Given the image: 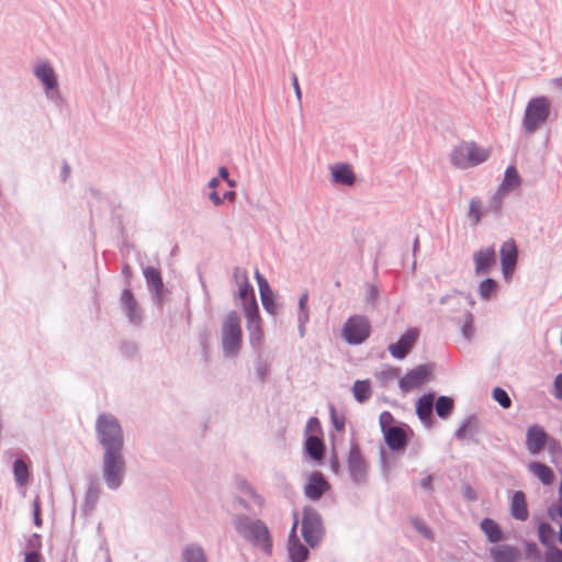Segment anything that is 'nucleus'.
<instances>
[{
    "instance_id": "1",
    "label": "nucleus",
    "mask_w": 562,
    "mask_h": 562,
    "mask_svg": "<svg viewBox=\"0 0 562 562\" xmlns=\"http://www.w3.org/2000/svg\"><path fill=\"white\" fill-rule=\"evenodd\" d=\"M95 439L102 449V480L110 491L119 490L125 480L124 431L116 416L100 413L94 424Z\"/></svg>"
},
{
    "instance_id": "2",
    "label": "nucleus",
    "mask_w": 562,
    "mask_h": 562,
    "mask_svg": "<svg viewBox=\"0 0 562 562\" xmlns=\"http://www.w3.org/2000/svg\"><path fill=\"white\" fill-rule=\"evenodd\" d=\"M232 522L236 532L251 546L259 548L267 555L272 554L273 542L270 530L261 519H251L245 514L234 515Z\"/></svg>"
},
{
    "instance_id": "3",
    "label": "nucleus",
    "mask_w": 562,
    "mask_h": 562,
    "mask_svg": "<svg viewBox=\"0 0 562 562\" xmlns=\"http://www.w3.org/2000/svg\"><path fill=\"white\" fill-rule=\"evenodd\" d=\"M301 535L304 542L315 549L324 540L326 529L322 515L311 505L302 508Z\"/></svg>"
},
{
    "instance_id": "4",
    "label": "nucleus",
    "mask_w": 562,
    "mask_h": 562,
    "mask_svg": "<svg viewBox=\"0 0 562 562\" xmlns=\"http://www.w3.org/2000/svg\"><path fill=\"white\" fill-rule=\"evenodd\" d=\"M240 317L236 311H231L222 326V348L227 358L236 357L241 347Z\"/></svg>"
},
{
    "instance_id": "5",
    "label": "nucleus",
    "mask_w": 562,
    "mask_h": 562,
    "mask_svg": "<svg viewBox=\"0 0 562 562\" xmlns=\"http://www.w3.org/2000/svg\"><path fill=\"white\" fill-rule=\"evenodd\" d=\"M550 115V101L547 97L531 98L527 103L522 119V128L533 134Z\"/></svg>"
},
{
    "instance_id": "6",
    "label": "nucleus",
    "mask_w": 562,
    "mask_h": 562,
    "mask_svg": "<svg viewBox=\"0 0 562 562\" xmlns=\"http://www.w3.org/2000/svg\"><path fill=\"white\" fill-rule=\"evenodd\" d=\"M488 158V151L479 147L474 142H462L451 155V164L460 169H467L484 162Z\"/></svg>"
},
{
    "instance_id": "7",
    "label": "nucleus",
    "mask_w": 562,
    "mask_h": 562,
    "mask_svg": "<svg viewBox=\"0 0 562 562\" xmlns=\"http://www.w3.org/2000/svg\"><path fill=\"white\" fill-rule=\"evenodd\" d=\"M371 335V323L364 315L350 316L342 326L341 336L350 346L363 344Z\"/></svg>"
},
{
    "instance_id": "8",
    "label": "nucleus",
    "mask_w": 562,
    "mask_h": 562,
    "mask_svg": "<svg viewBox=\"0 0 562 562\" xmlns=\"http://www.w3.org/2000/svg\"><path fill=\"white\" fill-rule=\"evenodd\" d=\"M347 468L350 475V480L352 481L353 484L361 485L367 483L368 467L357 443H352L350 446L347 458Z\"/></svg>"
},
{
    "instance_id": "9",
    "label": "nucleus",
    "mask_w": 562,
    "mask_h": 562,
    "mask_svg": "<svg viewBox=\"0 0 562 562\" xmlns=\"http://www.w3.org/2000/svg\"><path fill=\"white\" fill-rule=\"evenodd\" d=\"M432 371V364H419L398 380V386L404 393L418 389L430 379Z\"/></svg>"
},
{
    "instance_id": "10",
    "label": "nucleus",
    "mask_w": 562,
    "mask_h": 562,
    "mask_svg": "<svg viewBox=\"0 0 562 562\" xmlns=\"http://www.w3.org/2000/svg\"><path fill=\"white\" fill-rule=\"evenodd\" d=\"M143 274L149 292L153 294L154 302L157 306H162L168 290L165 288L159 269L147 266L143 269Z\"/></svg>"
},
{
    "instance_id": "11",
    "label": "nucleus",
    "mask_w": 562,
    "mask_h": 562,
    "mask_svg": "<svg viewBox=\"0 0 562 562\" xmlns=\"http://www.w3.org/2000/svg\"><path fill=\"white\" fill-rule=\"evenodd\" d=\"M255 279L258 284L259 295L261 300V304L263 310L272 315L277 316L279 314V303L276 301V295L273 290L271 289L268 280L265 276H262L259 270L255 271Z\"/></svg>"
},
{
    "instance_id": "12",
    "label": "nucleus",
    "mask_w": 562,
    "mask_h": 562,
    "mask_svg": "<svg viewBox=\"0 0 562 562\" xmlns=\"http://www.w3.org/2000/svg\"><path fill=\"white\" fill-rule=\"evenodd\" d=\"M502 273L505 280H509L516 269L518 249L514 239L503 243L499 249Z\"/></svg>"
},
{
    "instance_id": "13",
    "label": "nucleus",
    "mask_w": 562,
    "mask_h": 562,
    "mask_svg": "<svg viewBox=\"0 0 562 562\" xmlns=\"http://www.w3.org/2000/svg\"><path fill=\"white\" fill-rule=\"evenodd\" d=\"M330 484L319 471L312 472L304 485V495L311 501H319L329 491Z\"/></svg>"
},
{
    "instance_id": "14",
    "label": "nucleus",
    "mask_w": 562,
    "mask_h": 562,
    "mask_svg": "<svg viewBox=\"0 0 562 562\" xmlns=\"http://www.w3.org/2000/svg\"><path fill=\"white\" fill-rule=\"evenodd\" d=\"M120 302L124 314L128 318V322L135 326H139L143 323V313L134 297L132 290L130 289L128 281L127 286L123 289L121 293Z\"/></svg>"
},
{
    "instance_id": "15",
    "label": "nucleus",
    "mask_w": 562,
    "mask_h": 562,
    "mask_svg": "<svg viewBox=\"0 0 562 562\" xmlns=\"http://www.w3.org/2000/svg\"><path fill=\"white\" fill-rule=\"evenodd\" d=\"M417 338L418 330L416 328L407 329L396 342L389 346L391 356L397 360H403L415 346Z\"/></svg>"
},
{
    "instance_id": "16",
    "label": "nucleus",
    "mask_w": 562,
    "mask_h": 562,
    "mask_svg": "<svg viewBox=\"0 0 562 562\" xmlns=\"http://www.w3.org/2000/svg\"><path fill=\"white\" fill-rule=\"evenodd\" d=\"M288 555L289 562H306L310 559L311 552L310 547L306 543H303L297 533H295V526L291 527L289 537H288Z\"/></svg>"
},
{
    "instance_id": "17",
    "label": "nucleus",
    "mask_w": 562,
    "mask_h": 562,
    "mask_svg": "<svg viewBox=\"0 0 562 562\" xmlns=\"http://www.w3.org/2000/svg\"><path fill=\"white\" fill-rule=\"evenodd\" d=\"M407 430L409 427L405 424L397 425V427L390 428L384 431V440L393 452L405 450L408 443Z\"/></svg>"
},
{
    "instance_id": "18",
    "label": "nucleus",
    "mask_w": 562,
    "mask_h": 562,
    "mask_svg": "<svg viewBox=\"0 0 562 562\" xmlns=\"http://www.w3.org/2000/svg\"><path fill=\"white\" fill-rule=\"evenodd\" d=\"M475 273L487 274L496 266L497 257L493 246L480 249L473 254Z\"/></svg>"
},
{
    "instance_id": "19",
    "label": "nucleus",
    "mask_w": 562,
    "mask_h": 562,
    "mask_svg": "<svg viewBox=\"0 0 562 562\" xmlns=\"http://www.w3.org/2000/svg\"><path fill=\"white\" fill-rule=\"evenodd\" d=\"M481 431V422L475 414L469 415L454 432V437L459 440L468 439L473 443H479L476 436Z\"/></svg>"
},
{
    "instance_id": "20",
    "label": "nucleus",
    "mask_w": 562,
    "mask_h": 562,
    "mask_svg": "<svg viewBox=\"0 0 562 562\" xmlns=\"http://www.w3.org/2000/svg\"><path fill=\"white\" fill-rule=\"evenodd\" d=\"M434 400V393H425L416 401L415 405L416 415L427 428H431L435 424L432 415Z\"/></svg>"
},
{
    "instance_id": "21",
    "label": "nucleus",
    "mask_w": 562,
    "mask_h": 562,
    "mask_svg": "<svg viewBox=\"0 0 562 562\" xmlns=\"http://www.w3.org/2000/svg\"><path fill=\"white\" fill-rule=\"evenodd\" d=\"M548 440L549 435L541 426L535 424L528 428L526 435V445L531 454L539 453L546 447Z\"/></svg>"
},
{
    "instance_id": "22",
    "label": "nucleus",
    "mask_w": 562,
    "mask_h": 562,
    "mask_svg": "<svg viewBox=\"0 0 562 562\" xmlns=\"http://www.w3.org/2000/svg\"><path fill=\"white\" fill-rule=\"evenodd\" d=\"M34 76L41 81L44 86V89L49 95L50 91H57L58 81L57 76L55 74L54 68L47 61L40 63L35 66Z\"/></svg>"
},
{
    "instance_id": "23",
    "label": "nucleus",
    "mask_w": 562,
    "mask_h": 562,
    "mask_svg": "<svg viewBox=\"0 0 562 562\" xmlns=\"http://www.w3.org/2000/svg\"><path fill=\"white\" fill-rule=\"evenodd\" d=\"M304 451L312 460L322 463L326 452L323 438L317 435H306Z\"/></svg>"
},
{
    "instance_id": "24",
    "label": "nucleus",
    "mask_w": 562,
    "mask_h": 562,
    "mask_svg": "<svg viewBox=\"0 0 562 562\" xmlns=\"http://www.w3.org/2000/svg\"><path fill=\"white\" fill-rule=\"evenodd\" d=\"M510 514L515 519L520 521H525L528 518L526 495L522 491L514 492L510 504Z\"/></svg>"
},
{
    "instance_id": "25",
    "label": "nucleus",
    "mask_w": 562,
    "mask_h": 562,
    "mask_svg": "<svg viewBox=\"0 0 562 562\" xmlns=\"http://www.w3.org/2000/svg\"><path fill=\"white\" fill-rule=\"evenodd\" d=\"M333 182L351 186L355 182V173L348 164H336L331 167Z\"/></svg>"
},
{
    "instance_id": "26",
    "label": "nucleus",
    "mask_w": 562,
    "mask_h": 562,
    "mask_svg": "<svg viewBox=\"0 0 562 562\" xmlns=\"http://www.w3.org/2000/svg\"><path fill=\"white\" fill-rule=\"evenodd\" d=\"M481 530L485 533L487 541L497 543L504 540V532L499 525L492 518H484L481 521Z\"/></svg>"
},
{
    "instance_id": "27",
    "label": "nucleus",
    "mask_w": 562,
    "mask_h": 562,
    "mask_svg": "<svg viewBox=\"0 0 562 562\" xmlns=\"http://www.w3.org/2000/svg\"><path fill=\"white\" fill-rule=\"evenodd\" d=\"M521 178L515 166H508L504 173L503 182L499 186V190L508 193L520 187Z\"/></svg>"
},
{
    "instance_id": "28",
    "label": "nucleus",
    "mask_w": 562,
    "mask_h": 562,
    "mask_svg": "<svg viewBox=\"0 0 562 562\" xmlns=\"http://www.w3.org/2000/svg\"><path fill=\"white\" fill-rule=\"evenodd\" d=\"M491 554L495 562H514L518 557V549L509 544H502L493 547Z\"/></svg>"
},
{
    "instance_id": "29",
    "label": "nucleus",
    "mask_w": 562,
    "mask_h": 562,
    "mask_svg": "<svg viewBox=\"0 0 562 562\" xmlns=\"http://www.w3.org/2000/svg\"><path fill=\"white\" fill-rule=\"evenodd\" d=\"M434 408L439 418L447 419L453 412L454 400L447 395H440L434 400Z\"/></svg>"
},
{
    "instance_id": "30",
    "label": "nucleus",
    "mask_w": 562,
    "mask_h": 562,
    "mask_svg": "<svg viewBox=\"0 0 562 562\" xmlns=\"http://www.w3.org/2000/svg\"><path fill=\"white\" fill-rule=\"evenodd\" d=\"M13 475L18 486H25L30 481V467L25 460L18 458L13 462Z\"/></svg>"
},
{
    "instance_id": "31",
    "label": "nucleus",
    "mask_w": 562,
    "mask_h": 562,
    "mask_svg": "<svg viewBox=\"0 0 562 562\" xmlns=\"http://www.w3.org/2000/svg\"><path fill=\"white\" fill-rule=\"evenodd\" d=\"M529 470L544 485L551 484L553 482V480H554V472H553V470L550 467H548L547 464H544V463L537 462V461L531 462L529 464Z\"/></svg>"
},
{
    "instance_id": "32",
    "label": "nucleus",
    "mask_w": 562,
    "mask_h": 562,
    "mask_svg": "<svg viewBox=\"0 0 562 562\" xmlns=\"http://www.w3.org/2000/svg\"><path fill=\"white\" fill-rule=\"evenodd\" d=\"M181 562H207V560L200 544L190 543L182 550Z\"/></svg>"
},
{
    "instance_id": "33",
    "label": "nucleus",
    "mask_w": 562,
    "mask_h": 562,
    "mask_svg": "<svg viewBox=\"0 0 562 562\" xmlns=\"http://www.w3.org/2000/svg\"><path fill=\"white\" fill-rule=\"evenodd\" d=\"M235 484L238 491L243 494L251 498L256 505L262 506L265 501L263 498L256 492L255 487L244 477L236 476Z\"/></svg>"
},
{
    "instance_id": "34",
    "label": "nucleus",
    "mask_w": 562,
    "mask_h": 562,
    "mask_svg": "<svg viewBox=\"0 0 562 562\" xmlns=\"http://www.w3.org/2000/svg\"><path fill=\"white\" fill-rule=\"evenodd\" d=\"M538 537H539V541L544 547H547V550L550 548H558L557 546H554L555 531L549 522L542 521L539 524Z\"/></svg>"
},
{
    "instance_id": "35",
    "label": "nucleus",
    "mask_w": 562,
    "mask_h": 562,
    "mask_svg": "<svg viewBox=\"0 0 562 562\" xmlns=\"http://www.w3.org/2000/svg\"><path fill=\"white\" fill-rule=\"evenodd\" d=\"M352 393L357 402L366 403L372 394L370 380H357L353 383Z\"/></svg>"
},
{
    "instance_id": "36",
    "label": "nucleus",
    "mask_w": 562,
    "mask_h": 562,
    "mask_svg": "<svg viewBox=\"0 0 562 562\" xmlns=\"http://www.w3.org/2000/svg\"><path fill=\"white\" fill-rule=\"evenodd\" d=\"M498 283L492 278H486L479 284V295L482 300H490L491 296L497 291Z\"/></svg>"
},
{
    "instance_id": "37",
    "label": "nucleus",
    "mask_w": 562,
    "mask_h": 562,
    "mask_svg": "<svg viewBox=\"0 0 562 562\" xmlns=\"http://www.w3.org/2000/svg\"><path fill=\"white\" fill-rule=\"evenodd\" d=\"M483 202L479 198H473L469 205L468 216L472 221V225L476 226L482 218V215L485 213L483 212Z\"/></svg>"
},
{
    "instance_id": "38",
    "label": "nucleus",
    "mask_w": 562,
    "mask_h": 562,
    "mask_svg": "<svg viewBox=\"0 0 562 562\" xmlns=\"http://www.w3.org/2000/svg\"><path fill=\"white\" fill-rule=\"evenodd\" d=\"M243 308L247 321V325L260 323V313L257 300L244 303Z\"/></svg>"
},
{
    "instance_id": "39",
    "label": "nucleus",
    "mask_w": 562,
    "mask_h": 562,
    "mask_svg": "<svg viewBox=\"0 0 562 562\" xmlns=\"http://www.w3.org/2000/svg\"><path fill=\"white\" fill-rule=\"evenodd\" d=\"M492 397L503 408H509L512 406V400L506 390L496 386L492 391Z\"/></svg>"
},
{
    "instance_id": "40",
    "label": "nucleus",
    "mask_w": 562,
    "mask_h": 562,
    "mask_svg": "<svg viewBox=\"0 0 562 562\" xmlns=\"http://www.w3.org/2000/svg\"><path fill=\"white\" fill-rule=\"evenodd\" d=\"M238 296L243 301V304L256 300L255 290L249 280L238 285Z\"/></svg>"
},
{
    "instance_id": "41",
    "label": "nucleus",
    "mask_w": 562,
    "mask_h": 562,
    "mask_svg": "<svg viewBox=\"0 0 562 562\" xmlns=\"http://www.w3.org/2000/svg\"><path fill=\"white\" fill-rule=\"evenodd\" d=\"M411 522H412V526L416 529V531H418L425 539H427V540L434 539L432 530L428 527V525L423 519H420L418 517H413Z\"/></svg>"
},
{
    "instance_id": "42",
    "label": "nucleus",
    "mask_w": 562,
    "mask_h": 562,
    "mask_svg": "<svg viewBox=\"0 0 562 562\" xmlns=\"http://www.w3.org/2000/svg\"><path fill=\"white\" fill-rule=\"evenodd\" d=\"M119 350L122 357L132 360L138 352V346L134 341H122L119 345Z\"/></svg>"
},
{
    "instance_id": "43",
    "label": "nucleus",
    "mask_w": 562,
    "mask_h": 562,
    "mask_svg": "<svg viewBox=\"0 0 562 562\" xmlns=\"http://www.w3.org/2000/svg\"><path fill=\"white\" fill-rule=\"evenodd\" d=\"M99 486L91 483L86 491L85 506L92 509L99 499Z\"/></svg>"
},
{
    "instance_id": "44",
    "label": "nucleus",
    "mask_w": 562,
    "mask_h": 562,
    "mask_svg": "<svg viewBox=\"0 0 562 562\" xmlns=\"http://www.w3.org/2000/svg\"><path fill=\"white\" fill-rule=\"evenodd\" d=\"M249 331V341L251 346H258L263 337L262 328L260 323L247 325Z\"/></svg>"
},
{
    "instance_id": "45",
    "label": "nucleus",
    "mask_w": 562,
    "mask_h": 562,
    "mask_svg": "<svg viewBox=\"0 0 562 562\" xmlns=\"http://www.w3.org/2000/svg\"><path fill=\"white\" fill-rule=\"evenodd\" d=\"M461 333L464 339L470 340L474 334V316L472 313H465V319L461 326Z\"/></svg>"
},
{
    "instance_id": "46",
    "label": "nucleus",
    "mask_w": 562,
    "mask_h": 562,
    "mask_svg": "<svg viewBox=\"0 0 562 562\" xmlns=\"http://www.w3.org/2000/svg\"><path fill=\"white\" fill-rule=\"evenodd\" d=\"M506 193L497 189L495 194L492 196L490 201V206L485 212H493L495 214H498L502 210L503 205V198Z\"/></svg>"
},
{
    "instance_id": "47",
    "label": "nucleus",
    "mask_w": 562,
    "mask_h": 562,
    "mask_svg": "<svg viewBox=\"0 0 562 562\" xmlns=\"http://www.w3.org/2000/svg\"><path fill=\"white\" fill-rule=\"evenodd\" d=\"M525 551H526L527 559L540 561L542 558V553H541L538 544L533 541L525 542Z\"/></svg>"
},
{
    "instance_id": "48",
    "label": "nucleus",
    "mask_w": 562,
    "mask_h": 562,
    "mask_svg": "<svg viewBox=\"0 0 562 562\" xmlns=\"http://www.w3.org/2000/svg\"><path fill=\"white\" fill-rule=\"evenodd\" d=\"M394 422H395L394 416L390 412H387V411L382 412L379 417V423H380L382 434H384V431L390 428L397 427L396 425H394Z\"/></svg>"
},
{
    "instance_id": "49",
    "label": "nucleus",
    "mask_w": 562,
    "mask_h": 562,
    "mask_svg": "<svg viewBox=\"0 0 562 562\" xmlns=\"http://www.w3.org/2000/svg\"><path fill=\"white\" fill-rule=\"evenodd\" d=\"M329 412H330V419H331L334 428L337 431H344L345 424H346L345 416L338 415L334 405H329Z\"/></svg>"
},
{
    "instance_id": "50",
    "label": "nucleus",
    "mask_w": 562,
    "mask_h": 562,
    "mask_svg": "<svg viewBox=\"0 0 562 562\" xmlns=\"http://www.w3.org/2000/svg\"><path fill=\"white\" fill-rule=\"evenodd\" d=\"M401 373V369L400 368H390L387 370H384L382 371L380 374H379V380L382 384H387L390 383L391 381H393L394 379H396Z\"/></svg>"
},
{
    "instance_id": "51",
    "label": "nucleus",
    "mask_w": 562,
    "mask_h": 562,
    "mask_svg": "<svg viewBox=\"0 0 562 562\" xmlns=\"http://www.w3.org/2000/svg\"><path fill=\"white\" fill-rule=\"evenodd\" d=\"M26 547H27L29 551L41 552L42 536L37 532L32 533L26 540Z\"/></svg>"
},
{
    "instance_id": "52",
    "label": "nucleus",
    "mask_w": 562,
    "mask_h": 562,
    "mask_svg": "<svg viewBox=\"0 0 562 562\" xmlns=\"http://www.w3.org/2000/svg\"><path fill=\"white\" fill-rule=\"evenodd\" d=\"M308 292L304 291L299 297V312L297 317L310 316L307 308Z\"/></svg>"
},
{
    "instance_id": "53",
    "label": "nucleus",
    "mask_w": 562,
    "mask_h": 562,
    "mask_svg": "<svg viewBox=\"0 0 562 562\" xmlns=\"http://www.w3.org/2000/svg\"><path fill=\"white\" fill-rule=\"evenodd\" d=\"M33 522L36 527H42L43 520L41 517V504L38 496L35 497L33 502Z\"/></svg>"
},
{
    "instance_id": "54",
    "label": "nucleus",
    "mask_w": 562,
    "mask_h": 562,
    "mask_svg": "<svg viewBox=\"0 0 562 562\" xmlns=\"http://www.w3.org/2000/svg\"><path fill=\"white\" fill-rule=\"evenodd\" d=\"M544 562H562V550L559 548L548 549Z\"/></svg>"
},
{
    "instance_id": "55",
    "label": "nucleus",
    "mask_w": 562,
    "mask_h": 562,
    "mask_svg": "<svg viewBox=\"0 0 562 562\" xmlns=\"http://www.w3.org/2000/svg\"><path fill=\"white\" fill-rule=\"evenodd\" d=\"M256 374L261 382H265L269 374V367L262 361H258L255 367Z\"/></svg>"
},
{
    "instance_id": "56",
    "label": "nucleus",
    "mask_w": 562,
    "mask_h": 562,
    "mask_svg": "<svg viewBox=\"0 0 562 562\" xmlns=\"http://www.w3.org/2000/svg\"><path fill=\"white\" fill-rule=\"evenodd\" d=\"M233 279L234 281L239 285L240 283H244L245 281H248V274L247 271L243 268L236 267L233 270Z\"/></svg>"
},
{
    "instance_id": "57",
    "label": "nucleus",
    "mask_w": 562,
    "mask_h": 562,
    "mask_svg": "<svg viewBox=\"0 0 562 562\" xmlns=\"http://www.w3.org/2000/svg\"><path fill=\"white\" fill-rule=\"evenodd\" d=\"M378 295H379L378 288L373 284L368 285L367 296H366L367 303L374 305V303L378 299Z\"/></svg>"
},
{
    "instance_id": "58",
    "label": "nucleus",
    "mask_w": 562,
    "mask_h": 562,
    "mask_svg": "<svg viewBox=\"0 0 562 562\" xmlns=\"http://www.w3.org/2000/svg\"><path fill=\"white\" fill-rule=\"evenodd\" d=\"M462 495L465 499L470 501V502H474L477 499V494L476 492L474 491L473 487H471L469 484H464L462 486Z\"/></svg>"
},
{
    "instance_id": "59",
    "label": "nucleus",
    "mask_w": 562,
    "mask_h": 562,
    "mask_svg": "<svg viewBox=\"0 0 562 562\" xmlns=\"http://www.w3.org/2000/svg\"><path fill=\"white\" fill-rule=\"evenodd\" d=\"M308 431H321V423L317 417H311L306 424V435Z\"/></svg>"
},
{
    "instance_id": "60",
    "label": "nucleus",
    "mask_w": 562,
    "mask_h": 562,
    "mask_svg": "<svg viewBox=\"0 0 562 562\" xmlns=\"http://www.w3.org/2000/svg\"><path fill=\"white\" fill-rule=\"evenodd\" d=\"M554 385V396L559 400H562V373H559L553 382Z\"/></svg>"
},
{
    "instance_id": "61",
    "label": "nucleus",
    "mask_w": 562,
    "mask_h": 562,
    "mask_svg": "<svg viewBox=\"0 0 562 562\" xmlns=\"http://www.w3.org/2000/svg\"><path fill=\"white\" fill-rule=\"evenodd\" d=\"M24 562H42L41 552L26 551L24 554Z\"/></svg>"
},
{
    "instance_id": "62",
    "label": "nucleus",
    "mask_w": 562,
    "mask_h": 562,
    "mask_svg": "<svg viewBox=\"0 0 562 562\" xmlns=\"http://www.w3.org/2000/svg\"><path fill=\"white\" fill-rule=\"evenodd\" d=\"M291 81H292V86H293V89H294V92H295V97L301 102V100H302V91H301V88H300V85H299V79H297L296 74L293 72L291 75Z\"/></svg>"
},
{
    "instance_id": "63",
    "label": "nucleus",
    "mask_w": 562,
    "mask_h": 562,
    "mask_svg": "<svg viewBox=\"0 0 562 562\" xmlns=\"http://www.w3.org/2000/svg\"><path fill=\"white\" fill-rule=\"evenodd\" d=\"M420 487L425 491H432V475L429 474L420 480Z\"/></svg>"
},
{
    "instance_id": "64",
    "label": "nucleus",
    "mask_w": 562,
    "mask_h": 562,
    "mask_svg": "<svg viewBox=\"0 0 562 562\" xmlns=\"http://www.w3.org/2000/svg\"><path fill=\"white\" fill-rule=\"evenodd\" d=\"M310 316L297 317V329L301 337L305 335V324L308 322Z\"/></svg>"
}]
</instances>
